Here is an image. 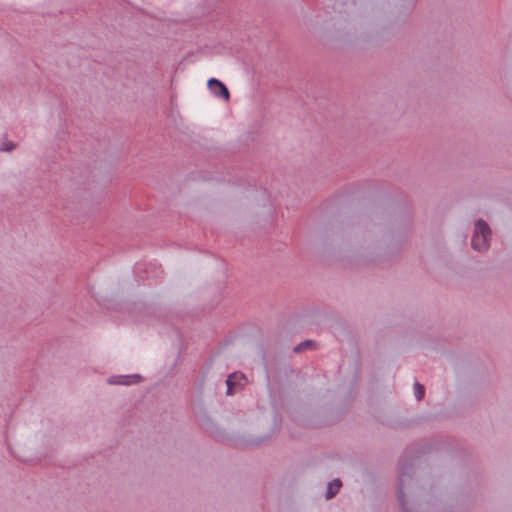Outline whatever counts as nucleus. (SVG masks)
Wrapping results in <instances>:
<instances>
[{"mask_svg": "<svg viewBox=\"0 0 512 512\" xmlns=\"http://www.w3.org/2000/svg\"><path fill=\"white\" fill-rule=\"evenodd\" d=\"M311 345H312L311 341H305V342L299 344L297 347H295V351L296 352L302 351V350L310 347Z\"/></svg>", "mask_w": 512, "mask_h": 512, "instance_id": "obj_6", "label": "nucleus"}, {"mask_svg": "<svg viewBox=\"0 0 512 512\" xmlns=\"http://www.w3.org/2000/svg\"><path fill=\"white\" fill-rule=\"evenodd\" d=\"M424 393H425V389L423 387V385L417 383L415 385V396H416V399L417 400H421L424 396Z\"/></svg>", "mask_w": 512, "mask_h": 512, "instance_id": "obj_5", "label": "nucleus"}, {"mask_svg": "<svg viewBox=\"0 0 512 512\" xmlns=\"http://www.w3.org/2000/svg\"><path fill=\"white\" fill-rule=\"evenodd\" d=\"M118 383L119 384H128L129 382L128 381H119Z\"/></svg>", "mask_w": 512, "mask_h": 512, "instance_id": "obj_8", "label": "nucleus"}, {"mask_svg": "<svg viewBox=\"0 0 512 512\" xmlns=\"http://www.w3.org/2000/svg\"><path fill=\"white\" fill-rule=\"evenodd\" d=\"M340 487V480H333L332 482H330L327 487L326 498L331 499L332 497H334L338 493Z\"/></svg>", "mask_w": 512, "mask_h": 512, "instance_id": "obj_4", "label": "nucleus"}, {"mask_svg": "<svg viewBox=\"0 0 512 512\" xmlns=\"http://www.w3.org/2000/svg\"><path fill=\"white\" fill-rule=\"evenodd\" d=\"M246 383V377L242 373H232L228 376L226 384H227V394L235 393L239 387L243 386Z\"/></svg>", "mask_w": 512, "mask_h": 512, "instance_id": "obj_2", "label": "nucleus"}, {"mask_svg": "<svg viewBox=\"0 0 512 512\" xmlns=\"http://www.w3.org/2000/svg\"><path fill=\"white\" fill-rule=\"evenodd\" d=\"M491 235V230L486 224V222L482 220H478L475 224V232L472 237V247L477 251H485L488 249L489 237Z\"/></svg>", "mask_w": 512, "mask_h": 512, "instance_id": "obj_1", "label": "nucleus"}, {"mask_svg": "<svg viewBox=\"0 0 512 512\" xmlns=\"http://www.w3.org/2000/svg\"><path fill=\"white\" fill-rule=\"evenodd\" d=\"M14 147H15V145H14V144H12V143H3V144L0 146V150H2V151H10V150H12Z\"/></svg>", "mask_w": 512, "mask_h": 512, "instance_id": "obj_7", "label": "nucleus"}, {"mask_svg": "<svg viewBox=\"0 0 512 512\" xmlns=\"http://www.w3.org/2000/svg\"><path fill=\"white\" fill-rule=\"evenodd\" d=\"M208 86H209L211 92L215 96L221 97L225 100L229 99V97H230L229 91H228L227 87L221 81H219L215 78H211L208 81Z\"/></svg>", "mask_w": 512, "mask_h": 512, "instance_id": "obj_3", "label": "nucleus"}, {"mask_svg": "<svg viewBox=\"0 0 512 512\" xmlns=\"http://www.w3.org/2000/svg\"><path fill=\"white\" fill-rule=\"evenodd\" d=\"M132 378L138 379L139 376L138 375H134V376H132Z\"/></svg>", "mask_w": 512, "mask_h": 512, "instance_id": "obj_9", "label": "nucleus"}]
</instances>
